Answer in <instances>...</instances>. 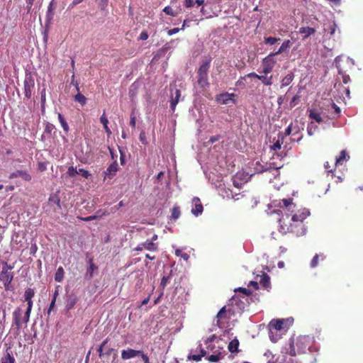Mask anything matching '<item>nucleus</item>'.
I'll list each match as a JSON object with an SVG mask.
<instances>
[{
	"instance_id": "nucleus-1",
	"label": "nucleus",
	"mask_w": 363,
	"mask_h": 363,
	"mask_svg": "<svg viewBox=\"0 0 363 363\" xmlns=\"http://www.w3.org/2000/svg\"><path fill=\"white\" fill-rule=\"evenodd\" d=\"M279 205L284 208L281 218H288L290 220H306L310 216L311 212L309 209L294 204L292 199H282Z\"/></svg>"
},
{
	"instance_id": "nucleus-2",
	"label": "nucleus",
	"mask_w": 363,
	"mask_h": 363,
	"mask_svg": "<svg viewBox=\"0 0 363 363\" xmlns=\"http://www.w3.org/2000/svg\"><path fill=\"white\" fill-rule=\"evenodd\" d=\"M279 230L281 233H292L296 236H302L307 232L305 220H290L288 218L279 219Z\"/></svg>"
},
{
	"instance_id": "nucleus-3",
	"label": "nucleus",
	"mask_w": 363,
	"mask_h": 363,
	"mask_svg": "<svg viewBox=\"0 0 363 363\" xmlns=\"http://www.w3.org/2000/svg\"><path fill=\"white\" fill-rule=\"evenodd\" d=\"M211 59L204 60L197 69V84L205 89L209 85L208 81V72L211 67Z\"/></svg>"
},
{
	"instance_id": "nucleus-4",
	"label": "nucleus",
	"mask_w": 363,
	"mask_h": 363,
	"mask_svg": "<svg viewBox=\"0 0 363 363\" xmlns=\"http://www.w3.org/2000/svg\"><path fill=\"white\" fill-rule=\"evenodd\" d=\"M274 56H276V54H274V52H272L269 53L268 56L263 58L262 62V69L261 71H259V73L268 74L272 72L275 64L277 63Z\"/></svg>"
},
{
	"instance_id": "nucleus-5",
	"label": "nucleus",
	"mask_w": 363,
	"mask_h": 363,
	"mask_svg": "<svg viewBox=\"0 0 363 363\" xmlns=\"http://www.w3.org/2000/svg\"><path fill=\"white\" fill-rule=\"evenodd\" d=\"M12 268V267L8 265L7 262H4V266L0 273V281L4 284V288L6 289H9L10 284L12 282L13 279V273L9 272Z\"/></svg>"
},
{
	"instance_id": "nucleus-6",
	"label": "nucleus",
	"mask_w": 363,
	"mask_h": 363,
	"mask_svg": "<svg viewBox=\"0 0 363 363\" xmlns=\"http://www.w3.org/2000/svg\"><path fill=\"white\" fill-rule=\"evenodd\" d=\"M191 213L198 217L203 211L202 202L198 196H194L191 199Z\"/></svg>"
},
{
	"instance_id": "nucleus-7",
	"label": "nucleus",
	"mask_w": 363,
	"mask_h": 363,
	"mask_svg": "<svg viewBox=\"0 0 363 363\" xmlns=\"http://www.w3.org/2000/svg\"><path fill=\"white\" fill-rule=\"evenodd\" d=\"M143 250L156 251L158 250V245L152 242V241H150V240H147L143 243L139 244L135 248V251H142Z\"/></svg>"
},
{
	"instance_id": "nucleus-8",
	"label": "nucleus",
	"mask_w": 363,
	"mask_h": 363,
	"mask_svg": "<svg viewBox=\"0 0 363 363\" xmlns=\"http://www.w3.org/2000/svg\"><path fill=\"white\" fill-rule=\"evenodd\" d=\"M118 164L116 161L111 163V164L106 168V171L104 172V179L105 180L106 178L111 179L115 177L116 174L118 172Z\"/></svg>"
},
{
	"instance_id": "nucleus-9",
	"label": "nucleus",
	"mask_w": 363,
	"mask_h": 363,
	"mask_svg": "<svg viewBox=\"0 0 363 363\" xmlns=\"http://www.w3.org/2000/svg\"><path fill=\"white\" fill-rule=\"evenodd\" d=\"M88 267H86V272L84 275V278L87 280H91L94 277V273L97 270L98 267L94 262L93 258L89 257L88 261Z\"/></svg>"
},
{
	"instance_id": "nucleus-10",
	"label": "nucleus",
	"mask_w": 363,
	"mask_h": 363,
	"mask_svg": "<svg viewBox=\"0 0 363 363\" xmlns=\"http://www.w3.org/2000/svg\"><path fill=\"white\" fill-rule=\"evenodd\" d=\"M34 87V80L32 77H28L24 80V95L30 99L32 96V92Z\"/></svg>"
},
{
	"instance_id": "nucleus-11",
	"label": "nucleus",
	"mask_w": 363,
	"mask_h": 363,
	"mask_svg": "<svg viewBox=\"0 0 363 363\" xmlns=\"http://www.w3.org/2000/svg\"><path fill=\"white\" fill-rule=\"evenodd\" d=\"M17 177H21L25 181H30L32 179V177L28 174L26 169H18L17 171L11 173L9 175V179H15Z\"/></svg>"
},
{
	"instance_id": "nucleus-12",
	"label": "nucleus",
	"mask_w": 363,
	"mask_h": 363,
	"mask_svg": "<svg viewBox=\"0 0 363 363\" xmlns=\"http://www.w3.org/2000/svg\"><path fill=\"white\" fill-rule=\"evenodd\" d=\"M272 169H278V167H272L271 163L262 164L260 162H256L255 164V167H254L255 173H262L264 172H269V170Z\"/></svg>"
},
{
	"instance_id": "nucleus-13",
	"label": "nucleus",
	"mask_w": 363,
	"mask_h": 363,
	"mask_svg": "<svg viewBox=\"0 0 363 363\" xmlns=\"http://www.w3.org/2000/svg\"><path fill=\"white\" fill-rule=\"evenodd\" d=\"M13 323L16 328L17 330H19L21 328L22 324V311L21 308L18 307L16 308L13 312Z\"/></svg>"
},
{
	"instance_id": "nucleus-14",
	"label": "nucleus",
	"mask_w": 363,
	"mask_h": 363,
	"mask_svg": "<svg viewBox=\"0 0 363 363\" xmlns=\"http://www.w3.org/2000/svg\"><path fill=\"white\" fill-rule=\"evenodd\" d=\"M284 321L282 320H272L269 322V333H273V330L275 331H281L284 329Z\"/></svg>"
},
{
	"instance_id": "nucleus-15",
	"label": "nucleus",
	"mask_w": 363,
	"mask_h": 363,
	"mask_svg": "<svg viewBox=\"0 0 363 363\" xmlns=\"http://www.w3.org/2000/svg\"><path fill=\"white\" fill-rule=\"evenodd\" d=\"M335 62H336V67L338 69V74L341 75L343 83L345 84H348L349 82L351 81V79L350 77V75L346 74V72L344 71V69L342 67L341 64H340V60L338 58H336Z\"/></svg>"
},
{
	"instance_id": "nucleus-16",
	"label": "nucleus",
	"mask_w": 363,
	"mask_h": 363,
	"mask_svg": "<svg viewBox=\"0 0 363 363\" xmlns=\"http://www.w3.org/2000/svg\"><path fill=\"white\" fill-rule=\"evenodd\" d=\"M140 352L141 350H136L133 349L123 350L121 351V358L124 360L130 359V358L140 355Z\"/></svg>"
},
{
	"instance_id": "nucleus-17",
	"label": "nucleus",
	"mask_w": 363,
	"mask_h": 363,
	"mask_svg": "<svg viewBox=\"0 0 363 363\" xmlns=\"http://www.w3.org/2000/svg\"><path fill=\"white\" fill-rule=\"evenodd\" d=\"M226 352L225 350H217L214 352V354L208 357V360L210 362H217L222 359V358H223Z\"/></svg>"
},
{
	"instance_id": "nucleus-18",
	"label": "nucleus",
	"mask_w": 363,
	"mask_h": 363,
	"mask_svg": "<svg viewBox=\"0 0 363 363\" xmlns=\"http://www.w3.org/2000/svg\"><path fill=\"white\" fill-rule=\"evenodd\" d=\"M259 284L264 289L269 291V289H271L270 277L267 273L262 274L259 279Z\"/></svg>"
},
{
	"instance_id": "nucleus-19",
	"label": "nucleus",
	"mask_w": 363,
	"mask_h": 363,
	"mask_svg": "<svg viewBox=\"0 0 363 363\" xmlns=\"http://www.w3.org/2000/svg\"><path fill=\"white\" fill-rule=\"evenodd\" d=\"M56 7V3L55 0H51L48 4V8L46 13V19L48 22H50L54 17V9Z\"/></svg>"
},
{
	"instance_id": "nucleus-20",
	"label": "nucleus",
	"mask_w": 363,
	"mask_h": 363,
	"mask_svg": "<svg viewBox=\"0 0 363 363\" xmlns=\"http://www.w3.org/2000/svg\"><path fill=\"white\" fill-rule=\"evenodd\" d=\"M294 74L293 72L288 73L286 77H284L281 80V85L280 88L284 89V86H289L290 84L292 83L294 79Z\"/></svg>"
},
{
	"instance_id": "nucleus-21",
	"label": "nucleus",
	"mask_w": 363,
	"mask_h": 363,
	"mask_svg": "<svg viewBox=\"0 0 363 363\" xmlns=\"http://www.w3.org/2000/svg\"><path fill=\"white\" fill-rule=\"evenodd\" d=\"M228 317L226 315V306L222 307V308L218 312L216 320V324L218 326H221V320L222 319H226Z\"/></svg>"
},
{
	"instance_id": "nucleus-22",
	"label": "nucleus",
	"mask_w": 363,
	"mask_h": 363,
	"mask_svg": "<svg viewBox=\"0 0 363 363\" xmlns=\"http://www.w3.org/2000/svg\"><path fill=\"white\" fill-rule=\"evenodd\" d=\"M315 29L310 27H302L298 30V33L301 34H303V39H306L308 36L313 35L315 33Z\"/></svg>"
},
{
	"instance_id": "nucleus-23",
	"label": "nucleus",
	"mask_w": 363,
	"mask_h": 363,
	"mask_svg": "<svg viewBox=\"0 0 363 363\" xmlns=\"http://www.w3.org/2000/svg\"><path fill=\"white\" fill-rule=\"evenodd\" d=\"M180 96H181L180 90L176 89L175 92H174V96H172V100L170 101V108L173 112L174 111V110L176 108L177 104L179 100Z\"/></svg>"
},
{
	"instance_id": "nucleus-24",
	"label": "nucleus",
	"mask_w": 363,
	"mask_h": 363,
	"mask_svg": "<svg viewBox=\"0 0 363 363\" xmlns=\"http://www.w3.org/2000/svg\"><path fill=\"white\" fill-rule=\"evenodd\" d=\"M48 203L50 206L56 205L58 208H61L60 199L57 194H52L49 196Z\"/></svg>"
},
{
	"instance_id": "nucleus-25",
	"label": "nucleus",
	"mask_w": 363,
	"mask_h": 363,
	"mask_svg": "<svg viewBox=\"0 0 363 363\" xmlns=\"http://www.w3.org/2000/svg\"><path fill=\"white\" fill-rule=\"evenodd\" d=\"M74 84H75L77 91H79L78 83L75 82ZM74 100L80 103L82 106H84V104H86L87 102L86 97L85 96L82 95V94H80V92H78L76 96H74Z\"/></svg>"
},
{
	"instance_id": "nucleus-26",
	"label": "nucleus",
	"mask_w": 363,
	"mask_h": 363,
	"mask_svg": "<svg viewBox=\"0 0 363 363\" xmlns=\"http://www.w3.org/2000/svg\"><path fill=\"white\" fill-rule=\"evenodd\" d=\"M308 117L314 120L315 122L320 123L323 121V118L321 116L320 113L314 111V109H309L308 110Z\"/></svg>"
},
{
	"instance_id": "nucleus-27",
	"label": "nucleus",
	"mask_w": 363,
	"mask_h": 363,
	"mask_svg": "<svg viewBox=\"0 0 363 363\" xmlns=\"http://www.w3.org/2000/svg\"><path fill=\"white\" fill-rule=\"evenodd\" d=\"M101 123L103 124L105 133L109 136L111 134V130L108 128V119L106 116V113L104 112V114L101 116L100 118Z\"/></svg>"
},
{
	"instance_id": "nucleus-28",
	"label": "nucleus",
	"mask_w": 363,
	"mask_h": 363,
	"mask_svg": "<svg viewBox=\"0 0 363 363\" xmlns=\"http://www.w3.org/2000/svg\"><path fill=\"white\" fill-rule=\"evenodd\" d=\"M267 74H259L258 79H259L264 85L271 86L273 84V75H270L269 77H267Z\"/></svg>"
},
{
	"instance_id": "nucleus-29",
	"label": "nucleus",
	"mask_w": 363,
	"mask_h": 363,
	"mask_svg": "<svg viewBox=\"0 0 363 363\" xmlns=\"http://www.w3.org/2000/svg\"><path fill=\"white\" fill-rule=\"evenodd\" d=\"M240 342L239 340L236 338L231 340V342H229V345L228 346V349L230 352H238L239 351L238 347H239Z\"/></svg>"
},
{
	"instance_id": "nucleus-30",
	"label": "nucleus",
	"mask_w": 363,
	"mask_h": 363,
	"mask_svg": "<svg viewBox=\"0 0 363 363\" xmlns=\"http://www.w3.org/2000/svg\"><path fill=\"white\" fill-rule=\"evenodd\" d=\"M235 95L231 94H228V92H225V94L219 95V96L217 98V100L220 101L223 104H226L228 103L229 101L231 100V97L234 96Z\"/></svg>"
},
{
	"instance_id": "nucleus-31",
	"label": "nucleus",
	"mask_w": 363,
	"mask_h": 363,
	"mask_svg": "<svg viewBox=\"0 0 363 363\" xmlns=\"http://www.w3.org/2000/svg\"><path fill=\"white\" fill-rule=\"evenodd\" d=\"M65 276V272L63 267H59L55 274V281L57 282H62L63 281Z\"/></svg>"
},
{
	"instance_id": "nucleus-32",
	"label": "nucleus",
	"mask_w": 363,
	"mask_h": 363,
	"mask_svg": "<svg viewBox=\"0 0 363 363\" xmlns=\"http://www.w3.org/2000/svg\"><path fill=\"white\" fill-rule=\"evenodd\" d=\"M291 43L289 40H285L282 43V44L280 45L278 51L274 52V54L279 55L280 53H282L288 50V48L291 46Z\"/></svg>"
},
{
	"instance_id": "nucleus-33",
	"label": "nucleus",
	"mask_w": 363,
	"mask_h": 363,
	"mask_svg": "<svg viewBox=\"0 0 363 363\" xmlns=\"http://www.w3.org/2000/svg\"><path fill=\"white\" fill-rule=\"evenodd\" d=\"M57 118H58V120H59L60 123L62 125V129H63L64 132L65 133H67L69 130V128L68 126V124H67V121L64 118L62 114L60 113H57Z\"/></svg>"
},
{
	"instance_id": "nucleus-34",
	"label": "nucleus",
	"mask_w": 363,
	"mask_h": 363,
	"mask_svg": "<svg viewBox=\"0 0 363 363\" xmlns=\"http://www.w3.org/2000/svg\"><path fill=\"white\" fill-rule=\"evenodd\" d=\"M35 295V291L33 289L28 288L24 291V301H33V298Z\"/></svg>"
},
{
	"instance_id": "nucleus-35",
	"label": "nucleus",
	"mask_w": 363,
	"mask_h": 363,
	"mask_svg": "<svg viewBox=\"0 0 363 363\" xmlns=\"http://www.w3.org/2000/svg\"><path fill=\"white\" fill-rule=\"evenodd\" d=\"M321 257V259L322 260H324L325 258L326 257L325 255H324L323 254H321V255H315V256L313 257L312 259H311V267L312 268H314V267H318V260H319V258Z\"/></svg>"
},
{
	"instance_id": "nucleus-36",
	"label": "nucleus",
	"mask_w": 363,
	"mask_h": 363,
	"mask_svg": "<svg viewBox=\"0 0 363 363\" xmlns=\"http://www.w3.org/2000/svg\"><path fill=\"white\" fill-rule=\"evenodd\" d=\"M207 352L203 349L201 350L200 354H191L188 356L189 359H191L196 362H199L201 360L202 357L206 355Z\"/></svg>"
},
{
	"instance_id": "nucleus-37",
	"label": "nucleus",
	"mask_w": 363,
	"mask_h": 363,
	"mask_svg": "<svg viewBox=\"0 0 363 363\" xmlns=\"http://www.w3.org/2000/svg\"><path fill=\"white\" fill-rule=\"evenodd\" d=\"M235 291H240V293H242L243 294V298L245 299V301H247L248 296H250L252 294V292L250 289H247L246 288H238L235 289Z\"/></svg>"
},
{
	"instance_id": "nucleus-38",
	"label": "nucleus",
	"mask_w": 363,
	"mask_h": 363,
	"mask_svg": "<svg viewBox=\"0 0 363 363\" xmlns=\"http://www.w3.org/2000/svg\"><path fill=\"white\" fill-rule=\"evenodd\" d=\"M181 215L180 208L178 206H174L172 209L171 218L174 220L177 219Z\"/></svg>"
},
{
	"instance_id": "nucleus-39",
	"label": "nucleus",
	"mask_w": 363,
	"mask_h": 363,
	"mask_svg": "<svg viewBox=\"0 0 363 363\" xmlns=\"http://www.w3.org/2000/svg\"><path fill=\"white\" fill-rule=\"evenodd\" d=\"M1 363H15V357L8 352L6 354L2 357Z\"/></svg>"
},
{
	"instance_id": "nucleus-40",
	"label": "nucleus",
	"mask_w": 363,
	"mask_h": 363,
	"mask_svg": "<svg viewBox=\"0 0 363 363\" xmlns=\"http://www.w3.org/2000/svg\"><path fill=\"white\" fill-rule=\"evenodd\" d=\"M347 157H349L346 150L340 151V156L336 157L335 164H341L343 161H345V160L347 159Z\"/></svg>"
},
{
	"instance_id": "nucleus-41",
	"label": "nucleus",
	"mask_w": 363,
	"mask_h": 363,
	"mask_svg": "<svg viewBox=\"0 0 363 363\" xmlns=\"http://www.w3.org/2000/svg\"><path fill=\"white\" fill-rule=\"evenodd\" d=\"M300 98H301V96L298 94H296L291 98V100L289 102L290 108H292L294 106L298 105V104L300 101Z\"/></svg>"
},
{
	"instance_id": "nucleus-42",
	"label": "nucleus",
	"mask_w": 363,
	"mask_h": 363,
	"mask_svg": "<svg viewBox=\"0 0 363 363\" xmlns=\"http://www.w3.org/2000/svg\"><path fill=\"white\" fill-rule=\"evenodd\" d=\"M77 302V296H73L72 298H69L67 301V310H70V308H72L74 306Z\"/></svg>"
},
{
	"instance_id": "nucleus-43",
	"label": "nucleus",
	"mask_w": 363,
	"mask_h": 363,
	"mask_svg": "<svg viewBox=\"0 0 363 363\" xmlns=\"http://www.w3.org/2000/svg\"><path fill=\"white\" fill-rule=\"evenodd\" d=\"M280 39L279 38H275V37H264V42L267 45H274L275 43L278 42Z\"/></svg>"
},
{
	"instance_id": "nucleus-44",
	"label": "nucleus",
	"mask_w": 363,
	"mask_h": 363,
	"mask_svg": "<svg viewBox=\"0 0 363 363\" xmlns=\"http://www.w3.org/2000/svg\"><path fill=\"white\" fill-rule=\"evenodd\" d=\"M163 12L167 15L172 16L173 17H176L177 16V13L174 12L171 6H166L163 9Z\"/></svg>"
},
{
	"instance_id": "nucleus-45",
	"label": "nucleus",
	"mask_w": 363,
	"mask_h": 363,
	"mask_svg": "<svg viewBox=\"0 0 363 363\" xmlns=\"http://www.w3.org/2000/svg\"><path fill=\"white\" fill-rule=\"evenodd\" d=\"M67 174L70 177H74L77 174H78V171L77 167H69L67 170Z\"/></svg>"
},
{
	"instance_id": "nucleus-46",
	"label": "nucleus",
	"mask_w": 363,
	"mask_h": 363,
	"mask_svg": "<svg viewBox=\"0 0 363 363\" xmlns=\"http://www.w3.org/2000/svg\"><path fill=\"white\" fill-rule=\"evenodd\" d=\"M48 162H38V170L40 172H43L47 169Z\"/></svg>"
},
{
	"instance_id": "nucleus-47",
	"label": "nucleus",
	"mask_w": 363,
	"mask_h": 363,
	"mask_svg": "<svg viewBox=\"0 0 363 363\" xmlns=\"http://www.w3.org/2000/svg\"><path fill=\"white\" fill-rule=\"evenodd\" d=\"M78 173H80L82 177L84 178H89L91 174L87 171V169L81 168L79 169Z\"/></svg>"
},
{
	"instance_id": "nucleus-48",
	"label": "nucleus",
	"mask_w": 363,
	"mask_h": 363,
	"mask_svg": "<svg viewBox=\"0 0 363 363\" xmlns=\"http://www.w3.org/2000/svg\"><path fill=\"white\" fill-rule=\"evenodd\" d=\"M317 128L318 127L313 125V123H310L308 127V134L312 135Z\"/></svg>"
},
{
	"instance_id": "nucleus-49",
	"label": "nucleus",
	"mask_w": 363,
	"mask_h": 363,
	"mask_svg": "<svg viewBox=\"0 0 363 363\" xmlns=\"http://www.w3.org/2000/svg\"><path fill=\"white\" fill-rule=\"evenodd\" d=\"M108 342V339H105L103 342L101 344V345L99 347V348L97 349V351H98V353H99V355L100 357H101L103 355V348L105 346V345H106Z\"/></svg>"
},
{
	"instance_id": "nucleus-50",
	"label": "nucleus",
	"mask_w": 363,
	"mask_h": 363,
	"mask_svg": "<svg viewBox=\"0 0 363 363\" xmlns=\"http://www.w3.org/2000/svg\"><path fill=\"white\" fill-rule=\"evenodd\" d=\"M169 277H163L161 279V282H160V287L164 289L165 288V286H167L168 281H169Z\"/></svg>"
},
{
	"instance_id": "nucleus-51",
	"label": "nucleus",
	"mask_w": 363,
	"mask_h": 363,
	"mask_svg": "<svg viewBox=\"0 0 363 363\" xmlns=\"http://www.w3.org/2000/svg\"><path fill=\"white\" fill-rule=\"evenodd\" d=\"M30 313H31L30 311H28L26 309V312L24 313L23 318V320H22L23 323H27L29 322V318L30 315Z\"/></svg>"
},
{
	"instance_id": "nucleus-52",
	"label": "nucleus",
	"mask_w": 363,
	"mask_h": 363,
	"mask_svg": "<svg viewBox=\"0 0 363 363\" xmlns=\"http://www.w3.org/2000/svg\"><path fill=\"white\" fill-rule=\"evenodd\" d=\"M129 124H130L131 128H135L136 118H135V116L134 113H131L130 114Z\"/></svg>"
},
{
	"instance_id": "nucleus-53",
	"label": "nucleus",
	"mask_w": 363,
	"mask_h": 363,
	"mask_svg": "<svg viewBox=\"0 0 363 363\" xmlns=\"http://www.w3.org/2000/svg\"><path fill=\"white\" fill-rule=\"evenodd\" d=\"M139 355L142 357L143 363H150L149 356L146 354H144L143 351L141 350V352L139 354Z\"/></svg>"
},
{
	"instance_id": "nucleus-54",
	"label": "nucleus",
	"mask_w": 363,
	"mask_h": 363,
	"mask_svg": "<svg viewBox=\"0 0 363 363\" xmlns=\"http://www.w3.org/2000/svg\"><path fill=\"white\" fill-rule=\"evenodd\" d=\"M149 35L147 31L143 30L139 35V40H146L148 39Z\"/></svg>"
},
{
	"instance_id": "nucleus-55",
	"label": "nucleus",
	"mask_w": 363,
	"mask_h": 363,
	"mask_svg": "<svg viewBox=\"0 0 363 363\" xmlns=\"http://www.w3.org/2000/svg\"><path fill=\"white\" fill-rule=\"evenodd\" d=\"M34 1L35 0H26V9H27L28 13H30V11L33 6Z\"/></svg>"
},
{
	"instance_id": "nucleus-56",
	"label": "nucleus",
	"mask_w": 363,
	"mask_h": 363,
	"mask_svg": "<svg viewBox=\"0 0 363 363\" xmlns=\"http://www.w3.org/2000/svg\"><path fill=\"white\" fill-rule=\"evenodd\" d=\"M259 77V74L255 73V72H250L249 74H247L244 76L243 79H246V78H255V79H258Z\"/></svg>"
},
{
	"instance_id": "nucleus-57",
	"label": "nucleus",
	"mask_w": 363,
	"mask_h": 363,
	"mask_svg": "<svg viewBox=\"0 0 363 363\" xmlns=\"http://www.w3.org/2000/svg\"><path fill=\"white\" fill-rule=\"evenodd\" d=\"M184 4L186 8H191L194 6L195 2L194 0H184Z\"/></svg>"
},
{
	"instance_id": "nucleus-58",
	"label": "nucleus",
	"mask_w": 363,
	"mask_h": 363,
	"mask_svg": "<svg viewBox=\"0 0 363 363\" xmlns=\"http://www.w3.org/2000/svg\"><path fill=\"white\" fill-rule=\"evenodd\" d=\"M281 147V145L279 140L276 141L275 143H274L273 145L271 146L272 149L274 150H280Z\"/></svg>"
},
{
	"instance_id": "nucleus-59",
	"label": "nucleus",
	"mask_w": 363,
	"mask_h": 363,
	"mask_svg": "<svg viewBox=\"0 0 363 363\" xmlns=\"http://www.w3.org/2000/svg\"><path fill=\"white\" fill-rule=\"evenodd\" d=\"M337 25L335 23H333L330 25V34L331 35L335 34V32L336 30Z\"/></svg>"
},
{
	"instance_id": "nucleus-60",
	"label": "nucleus",
	"mask_w": 363,
	"mask_h": 363,
	"mask_svg": "<svg viewBox=\"0 0 363 363\" xmlns=\"http://www.w3.org/2000/svg\"><path fill=\"white\" fill-rule=\"evenodd\" d=\"M292 131H293L292 124H290L288 125L287 128L285 129L284 135H289L292 134Z\"/></svg>"
},
{
	"instance_id": "nucleus-61",
	"label": "nucleus",
	"mask_w": 363,
	"mask_h": 363,
	"mask_svg": "<svg viewBox=\"0 0 363 363\" xmlns=\"http://www.w3.org/2000/svg\"><path fill=\"white\" fill-rule=\"evenodd\" d=\"M324 167L328 173H333V169L328 162L324 163Z\"/></svg>"
},
{
	"instance_id": "nucleus-62",
	"label": "nucleus",
	"mask_w": 363,
	"mask_h": 363,
	"mask_svg": "<svg viewBox=\"0 0 363 363\" xmlns=\"http://www.w3.org/2000/svg\"><path fill=\"white\" fill-rule=\"evenodd\" d=\"M120 162L121 164L125 163V153L124 152L120 151Z\"/></svg>"
},
{
	"instance_id": "nucleus-63",
	"label": "nucleus",
	"mask_w": 363,
	"mask_h": 363,
	"mask_svg": "<svg viewBox=\"0 0 363 363\" xmlns=\"http://www.w3.org/2000/svg\"><path fill=\"white\" fill-rule=\"evenodd\" d=\"M180 30V28H173V29H169L167 30V35H172L174 34H177L178 33V32Z\"/></svg>"
},
{
	"instance_id": "nucleus-64",
	"label": "nucleus",
	"mask_w": 363,
	"mask_h": 363,
	"mask_svg": "<svg viewBox=\"0 0 363 363\" xmlns=\"http://www.w3.org/2000/svg\"><path fill=\"white\" fill-rule=\"evenodd\" d=\"M332 106L334 108L335 113L336 114H340V112H341L340 108V107H338L337 104L333 102L332 103Z\"/></svg>"
}]
</instances>
